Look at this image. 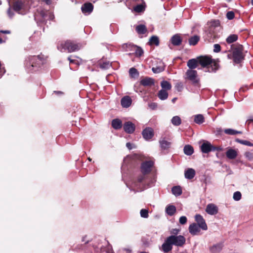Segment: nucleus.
I'll return each mask as SVG.
<instances>
[{"instance_id": "obj_44", "label": "nucleus", "mask_w": 253, "mask_h": 253, "mask_svg": "<svg viewBox=\"0 0 253 253\" xmlns=\"http://www.w3.org/2000/svg\"><path fill=\"white\" fill-rule=\"evenodd\" d=\"M242 197V194L240 192L236 191L233 194V198L236 201H239Z\"/></svg>"}, {"instance_id": "obj_9", "label": "nucleus", "mask_w": 253, "mask_h": 253, "mask_svg": "<svg viewBox=\"0 0 253 253\" xmlns=\"http://www.w3.org/2000/svg\"><path fill=\"white\" fill-rule=\"evenodd\" d=\"M195 221L197 223V225L203 230H207L208 229V226L206 223L205 220L203 217L199 214H197L195 216Z\"/></svg>"}, {"instance_id": "obj_17", "label": "nucleus", "mask_w": 253, "mask_h": 253, "mask_svg": "<svg viewBox=\"0 0 253 253\" xmlns=\"http://www.w3.org/2000/svg\"><path fill=\"white\" fill-rule=\"evenodd\" d=\"M200 227L195 223L190 224L189 226V231L192 235H197L200 231Z\"/></svg>"}, {"instance_id": "obj_32", "label": "nucleus", "mask_w": 253, "mask_h": 253, "mask_svg": "<svg viewBox=\"0 0 253 253\" xmlns=\"http://www.w3.org/2000/svg\"><path fill=\"white\" fill-rule=\"evenodd\" d=\"M158 97L162 100H166L168 97V93L167 90L161 89L158 93Z\"/></svg>"}, {"instance_id": "obj_55", "label": "nucleus", "mask_w": 253, "mask_h": 253, "mask_svg": "<svg viewBox=\"0 0 253 253\" xmlns=\"http://www.w3.org/2000/svg\"><path fill=\"white\" fill-rule=\"evenodd\" d=\"M7 13L9 15V17H12L13 15H14V13L13 12H11V8L9 7L8 8V9L7 10Z\"/></svg>"}, {"instance_id": "obj_10", "label": "nucleus", "mask_w": 253, "mask_h": 253, "mask_svg": "<svg viewBox=\"0 0 253 253\" xmlns=\"http://www.w3.org/2000/svg\"><path fill=\"white\" fill-rule=\"evenodd\" d=\"M142 135L146 140H150L154 136L153 129L150 127H147L142 132Z\"/></svg>"}, {"instance_id": "obj_40", "label": "nucleus", "mask_w": 253, "mask_h": 253, "mask_svg": "<svg viewBox=\"0 0 253 253\" xmlns=\"http://www.w3.org/2000/svg\"><path fill=\"white\" fill-rule=\"evenodd\" d=\"M235 141L238 143H239L240 144H243L245 145H247L248 146H253V144L252 143H251V142L247 141V140H241L239 138H236L235 139Z\"/></svg>"}, {"instance_id": "obj_27", "label": "nucleus", "mask_w": 253, "mask_h": 253, "mask_svg": "<svg viewBox=\"0 0 253 253\" xmlns=\"http://www.w3.org/2000/svg\"><path fill=\"white\" fill-rule=\"evenodd\" d=\"M176 207L173 205H169L166 208V213L169 216H172L176 212Z\"/></svg>"}, {"instance_id": "obj_4", "label": "nucleus", "mask_w": 253, "mask_h": 253, "mask_svg": "<svg viewBox=\"0 0 253 253\" xmlns=\"http://www.w3.org/2000/svg\"><path fill=\"white\" fill-rule=\"evenodd\" d=\"M233 49V59L235 63H240L244 59V57L243 53V46L241 44L232 45Z\"/></svg>"}, {"instance_id": "obj_37", "label": "nucleus", "mask_w": 253, "mask_h": 253, "mask_svg": "<svg viewBox=\"0 0 253 253\" xmlns=\"http://www.w3.org/2000/svg\"><path fill=\"white\" fill-rule=\"evenodd\" d=\"M238 37L236 34H232L229 36L226 40V42L230 44L236 42L238 40Z\"/></svg>"}, {"instance_id": "obj_29", "label": "nucleus", "mask_w": 253, "mask_h": 253, "mask_svg": "<svg viewBox=\"0 0 253 253\" xmlns=\"http://www.w3.org/2000/svg\"><path fill=\"white\" fill-rule=\"evenodd\" d=\"M160 43L159 39L157 36H152L149 39L148 44L150 45H155L158 46Z\"/></svg>"}, {"instance_id": "obj_61", "label": "nucleus", "mask_w": 253, "mask_h": 253, "mask_svg": "<svg viewBox=\"0 0 253 253\" xmlns=\"http://www.w3.org/2000/svg\"><path fill=\"white\" fill-rule=\"evenodd\" d=\"M177 98L176 97H174V98H173L172 99V100H171L172 102L173 103H175V101L177 100Z\"/></svg>"}, {"instance_id": "obj_6", "label": "nucleus", "mask_w": 253, "mask_h": 253, "mask_svg": "<svg viewBox=\"0 0 253 253\" xmlns=\"http://www.w3.org/2000/svg\"><path fill=\"white\" fill-rule=\"evenodd\" d=\"M186 78L192 82L193 84H197L199 83V80L198 78L197 72L194 70L188 69L186 72Z\"/></svg>"}, {"instance_id": "obj_58", "label": "nucleus", "mask_w": 253, "mask_h": 253, "mask_svg": "<svg viewBox=\"0 0 253 253\" xmlns=\"http://www.w3.org/2000/svg\"><path fill=\"white\" fill-rule=\"evenodd\" d=\"M126 146L129 150L132 149L131 144L130 142L126 143Z\"/></svg>"}, {"instance_id": "obj_63", "label": "nucleus", "mask_w": 253, "mask_h": 253, "mask_svg": "<svg viewBox=\"0 0 253 253\" xmlns=\"http://www.w3.org/2000/svg\"><path fill=\"white\" fill-rule=\"evenodd\" d=\"M251 4L253 6V0H251Z\"/></svg>"}, {"instance_id": "obj_50", "label": "nucleus", "mask_w": 253, "mask_h": 253, "mask_svg": "<svg viewBox=\"0 0 253 253\" xmlns=\"http://www.w3.org/2000/svg\"><path fill=\"white\" fill-rule=\"evenodd\" d=\"M175 88L178 91H181L183 88L182 84L181 83H177L175 84Z\"/></svg>"}, {"instance_id": "obj_35", "label": "nucleus", "mask_w": 253, "mask_h": 253, "mask_svg": "<svg viewBox=\"0 0 253 253\" xmlns=\"http://www.w3.org/2000/svg\"><path fill=\"white\" fill-rule=\"evenodd\" d=\"M200 40V37L198 36L195 35L189 39V43L191 45H195Z\"/></svg>"}, {"instance_id": "obj_18", "label": "nucleus", "mask_w": 253, "mask_h": 253, "mask_svg": "<svg viewBox=\"0 0 253 253\" xmlns=\"http://www.w3.org/2000/svg\"><path fill=\"white\" fill-rule=\"evenodd\" d=\"M93 9V5L91 3L87 2L84 3L81 9L83 13H91Z\"/></svg>"}, {"instance_id": "obj_24", "label": "nucleus", "mask_w": 253, "mask_h": 253, "mask_svg": "<svg viewBox=\"0 0 253 253\" xmlns=\"http://www.w3.org/2000/svg\"><path fill=\"white\" fill-rule=\"evenodd\" d=\"M123 126L122 121L119 119H113L112 121V126L115 129H119Z\"/></svg>"}, {"instance_id": "obj_48", "label": "nucleus", "mask_w": 253, "mask_h": 253, "mask_svg": "<svg viewBox=\"0 0 253 253\" xmlns=\"http://www.w3.org/2000/svg\"><path fill=\"white\" fill-rule=\"evenodd\" d=\"M235 17V14L233 11H230L226 13V17L228 20H232Z\"/></svg>"}, {"instance_id": "obj_23", "label": "nucleus", "mask_w": 253, "mask_h": 253, "mask_svg": "<svg viewBox=\"0 0 253 253\" xmlns=\"http://www.w3.org/2000/svg\"><path fill=\"white\" fill-rule=\"evenodd\" d=\"M195 170L192 168H188L184 172L185 177L188 179H191L193 178L195 176Z\"/></svg>"}, {"instance_id": "obj_56", "label": "nucleus", "mask_w": 253, "mask_h": 253, "mask_svg": "<svg viewBox=\"0 0 253 253\" xmlns=\"http://www.w3.org/2000/svg\"><path fill=\"white\" fill-rule=\"evenodd\" d=\"M71 56L68 57V60L70 61V63H76V60H74V59H71Z\"/></svg>"}, {"instance_id": "obj_31", "label": "nucleus", "mask_w": 253, "mask_h": 253, "mask_svg": "<svg viewBox=\"0 0 253 253\" xmlns=\"http://www.w3.org/2000/svg\"><path fill=\"white\" fill-rule=\"evenodd\" d=\"M135 30L138 34H144L147 31L146 27L142 24L137 25Z\"/></svg>"}, {"instance_id": "obj_39", "label": "nucleus", "mask_w": 253, "mask_h": 253, "mask_svg": "<svg viewBox=\"0 0 253 253\" xmlns=\"http://www.w3.org/2000/svg\"><path fill=\"white\" fill-rule=\"evenodd\" d=\"M129 74L131 78H136L139 76V72L136 69L134 68H131L129 70Z\"/></svg>"}, {"instance_id": "obj_64", "label": "nucleus", "mask_w": 253, "mask_h": 253, "mask_svg": "<svg viewBox=\"0 0 253 253\" xmlns=\"http://www.w3.org/2000/svg\"><path fill=\"white\" fill-rule=\"evenodd\" d=\"M88 160L89 161H91V159L90 158H88Z\"/></svg>"}, {"instance_id": "obj_46", "label": "nucleus", "mask_w": 253, "mask_h": 253, "mask_svg": "<svg viewBox=\"0 0 253 253\" xmlns=\"http://www.w3.org/2000/svg\"><path fill=\"white\" fill-rule=\"evenodd\" d=\"M140 213L141 216L143 218H147L149 216L148 211L146 209L141 210Z\"/></svg>"}, {"instance_id": "obj_3", "label": "nucleus", "mask_w": 253, "mask_h": 253, "mask_svg": "<svg viewBox=\"0 0 253 253\" xmlns=\"http://www.w3.org/2000/svg\"><path fill=\"white\" fill-rule=\"evenodd\" d=\"M81 47V44L71 40L61 42L57 45V49L60 51L70 53L80 50Z\"/></svg>"}, {"instance_id": "obj_25", "label": "nucleus", "mask_w": 253, "mask_h": 253, "mask_svg": "<svg viewBox=\"0 0 253 253\" xmlns=\"http://www.w3.org/2000/svg\"><path fill=\"white\" fill-rule=\"evenodd\" d=\"M223 246L222 243L216 244L210 248V251L212 253H218L222 249Z\"/></svg>"}, {"instance_id": "obj_12", "label": "nucleus", "mask_w": 253, "mask_h": 253, "mask_svg": "<svg viewBox=\"0 0 253 253\" xmlns=\"http://www.w3.org/2000/svg\"><path fill=\"white\" fill-rule=\"evenodd\" d=\"M206 211L210 215H215L218 213V207L213 204H209L206 207Z\"/></svg>"}, {"instance_id": "obj_57", "label": "nucleus", "mask_w": 253, "mask_h": 253, "mask_svg": "<svg viewBox=\"0 0 253 253\" xmlns=\"http://www.w3.org/2000/svg\"><path fill=\"white\" fill-rule=\"evenodd\" d=\"M0 33L2 34H10V31L9 30H0Z\"/></svg>"}, {"instance_id": "obj_47", "label": "nucleus", "mask_w": 253, "mask_h": 253, "mask_svg": "<svg viewBox=\"0 0 253 253\" xmlns=\"http://www.w3.org/2000/svg\"><path fill=\"white\" fill-rule=\"evenodd\" d=\"M244 155L245 157L249 161H253V153L250 152H246L245 153Z\"/></svg>"}, {"instance_id": "obj_14", "label": "nucleus", "mask_w": 253, "mask_h": 253, "mask_svg": "<svg viewBox=\"0 0 253 253\" xmlns=\"http://www.w3.org/2000/svg\"><path fill=\"white\" fill-rule=\"evenodd\" d=\"M201 150L203 153H209L212 151V145L209 141L204 142L200 146Z\"/></svg>"}, {"instance_id": "obj_38", "label": "nucleus", "mask_w": 253, "mask_h": 253, "mask_svg": "<svg viewBox=\"0 0 253 253\" xmlns=\"http://www.w3.org/2000/svg\"><path fill=\"white\" fill-rule=\"evenodd\" d=\"M194 122L197 124H201L204 122V117L201 114L196 115L194 116Z\"/></svg>"}, {"instance_id": "obj_21", "label": "nucleus", "mask_w": 253, "mask_h": 253, "mask_svg": "<svg viewBox=\"0 0 253 253\" xmlns=\"http://www.w3.org/2000/svg\"><path fill=\"white\" fill-rule=\"evenodd\" d=\"M199 64V63L198 57L196 59L193 58L189 60L187 63V66L190 70H193L194 69L196 68Z\"/></svg>"}, {"instance_id": "obj_43", "label": "nucleus", "mask_w": 253, "mask_h": 253, "mask_svg": "<svg viewBox=\"0 0 253 253\" xmlns=\"http://www.w3.org/2000/svg\"><path fill=\"white\" fill-rule=\"evenodd\" d=\"M165 68L163 66H157L153 67L152 70L154 73H159L164 71Z\"/></svg>"}, {"instance_id": "obj_49", "label": "nucleus", "mask_w": 253, "mask_h": 253, "mask_svg": "<svg viewBox=\"0 0 253 253\" xmlns=\"http://www.w3.org/2000/svg\"><path fill=\"white\" fill-rule=\"evenodd\" d=\"M179 221L181 224L184 225L186 224L187 221V217L185 216H182L179 218Z\"/></svg>"}, {"instance_id": "obj_8", "label": "nucleus", "mask_w": 253, "mask_h": 253, "mask_svg": "<svg viewBox=\"0 0 253 253\" xmlns=\"http://www.w3.org/2000/svg\"><path fill=\"white\" fill-rule=\"evenodd\" d=\"M199 63L203 68H208L210 65L212 63L211 57L207 56H202L198 57Z\"/></svg>"}, {"instance_id": "obj_1", "label": "nucleus", "mask_w": 253, "mask_h": 253, "mask_svg": "<svg viewBox=\"0 0 253 253\" xmlns=\"http://www.w3.org/2000/svg\"><path fill=\"white\" fill-rule=\"evenodd\" d=\"M154 162L152 161H146L141 163L140 170L142 174L137 177V181L139 183H143L146 185L147 187H151L154 183L155 180L154 178H151L148 182L146 181L148 176L146 175L151 171V169L154 166Z\"/></svg>"}, {"instance_id": "obj_11", "label": "nucleus", "mask_w": 253, "mask_h": 253, "mask_svg": "<svg viewBox=\"0 0 253 253\" xmlns=\"http://www.w3.org/2000/svg\"><path fill=\"white\" fill-rule=\"evenodd\" d=\"M123 128L124 131L128 134H132L135 129V126L131 122H126L124 124Z\"/></svg>"}, {"instance_id": "obj_13", "label": "nucleus", "mask_w": 253, "mask_h": 253, "mask_svg": "<svg viewBox=\"0 0 253 253\" xmlns=\"http://www.w3.org/2000/svg\"><path fill=\"white\" fill-rule=\"evenodd\" d=\"M169 241V238H167L164 243L162 245L161 250L164 253H168L171 251L172 249V245Z\"/></svg>"}, {"instance_id": "obj_5", "label": "nucleus", "mask_w": 253, "mask_h": 253, "mask_svg": "<svg viewBox=\"0 0 253 253\" xmlns=\"http://www.w3.org/2000/svg\"><path fill=\"white\" fill-rule=\"evenodd\" d=\"M172 245L177 247H182L185 243V238L183 236L171 235L168 237Z\"/></svg>"}, {"instance_id": "obj_45", "label": "nucleus", "mask_w": 253, "mask_h": 253, "mask_svg": "<svg viewBox=\"0 0 253 253\" xmlns=\"http://www.w3.org/2000/svg\"><path fill=\"white\" fill-rule=\"evenodd\" d=\"M133 9L136 12H141L144 10V7L142 4H138L135 6Z\"/></svg>"}, {"instance_id": "obj_15", "label": "nucleus", "mask_w": 253, "mask_h": 253, "mask_svg": "<svg viewBox=\"0 0 253 253\" xmlns=\"http://www.w3.org/2000/svg\"><path fill=\"white\" fill-rule=\"evenodd\" d=\"M132 103V99L129 96H125L123 97L121 100V104L123 107L128 108Z\"/></svg>"}, {"instance_id": "obj_33", "label": "nucleus", "mask_w": 253, "mask_h": 253, "mask_svg": "<svg viewBox=\"0 0 253 253\" xmlns=\"http://www.w3.org/2000/svg\"><path fill=\"white\" fill-rule=\"evenodd\" d=\"M161 86L162 88V89L165 90H170L171 88V84L168 81L163 80L161 83Z\"/></svg>"}, {"instance_id": "obj_19", "label": "nucleus", "mask_w": 253, "mask_h": 253, "mask_svg": "<svg viewBox=\"0 0 253 253\" xmlns=\"http://www.w3.org/2000/svg\"><path fill=\"white\" fill-rule=\"evenodd\" d=\"M219 68V65L218 63V60L212 59V63L210 65L208 68V72H215L218 70Z\"/></svg>"}, {"instance_id": "obj_53", "label": "nucleus", "mask_w": 253, "mask_h": 253, "mask_svg": "<svg viewBox=\"0 0 253 253\" xmlns=\"http://www.w3.org/2000/svg\"><path fill=\"white\" fill-rule=\"evenodd\" d=\"M180 231V230L178 229H176V228H174V229H172L171 231H170V233L171 234H172V235H175V236H176L178 233Z\"/></svg>"}, {"instance_id": "obj_7", "label": "nucleus", "mask_w": 253, "mask_h": 253, "mask_svg": "<svg viewBox=\"0 0 253 253\" xmlns=\"http://www.w3.org/2000/svg\"><path fill=\"white\" fill-rule=\"evenodd\" d=\"M25 4L21 0H18L13 3V10L19 14H25L26 12L25 11Z\"/></svg>"}, {"instance_id": "obj_16", "label": "nucleus", "mask_w": 253, "mask_h": 253, "mask_svg": "<svg viewBox=\"0 0 253 253\" xmlns=\"http://www.w3.org/2000/svg\"><path fill=\"white\" fill-rule=\"evenodd\" d=\"M140 84L144 86H150L154 84V80L150 77H145L140 81Z\"/></svg>"}, {"instance_id": "obj_30", "label": "nucleus", "mask_w": 253, "mask_h": 253, "mask_svg": "<svg viewBox=\"0 0 253 253\" xmlns=\"http://www.w3.org/2000/svg\"><path fill=\"white\" fill-rule=\"evenodd\" d=\"M172 193L175 196H179L182 193L181 187L180 186H174L171 188Z\"/></svg>"}, {"instance_id": "obj_51", "label": "nucleus", "mask_w": 253, "mask_h": 253, "mask_svg": "<svg viewBox=\"0 0 253 253\" xmlns=\"http://www.w3.org/2000/svg\"><path fill=\"white\" fill-rule=\"evenodd\" d=\"M213 47V51L214 52L217 53L221 50V46L219 44H214Z\"/></svg>"}, {"instance_id": "obj_36", "label": "nucleus", "mask_w": 253, "mask_h": 253, "mask_svg": "<svg viewBox=\"0 0 253 253\" xmlns=\"http://www.w3.org/2000/svg\"><path fill=\"white\" fill-rule=\"evenodd\" d=\"M171 123L175 126H178L181 124V120L179 116H175L171 119Z\"/></svg>"}, {"instance_id": "obj_20", "label": "nucleus", "mask_w": 253, "mask_h": 253, "mask_svg": "<svg viewBox=\"0 0 253 253\" xmlns=\"http://www.w3.org/2000/svg\"><path fill=\"white\" fill-rule=\"evenodd\" d=\"M182 40L178 34L173 35L170 39L171 43L174 46H178L181 44Z\"/></svg>"}, {"instance_id": "obj_41", "label": "nucleus", "mask_w": 253, "mask_h": 253, "mask_svg": "<svg viewBox=\"0 0 253 253\" xmlns=\"http://www.w3.org/2000/svg\"><path fill=\"white\" fill-rule=\"evenodd\" d=\"M112 65L109 61L100 63L99 67L102 69H108L111 67Z\"/></svg>"}, {"instance_id": "obj_54", "label": "nucleus", "mask_w": 253, "mask_h": 253, "mask_svg": "<svg viewBox=\"0 0 253 253\" xmlns=\"http://www.w3.org/2000/svg\"><path fill=\"white\" fill-rule=\"evenodd\" d=\"M149 106L153 110L155 109L157 107V104L156 103H151L149 104Z\"/></svg>"}, {"instance_id": "obj_62", "label": "nucleus", "mask_w": 253, "mask_h": 253, "mask_svg": "<svg viewBox=\"0 0 253 253\" xmlns=\"http://www.w3.org/2000/svg\"><path fill=\"white\" fill-rule=\"evenodd\" d=\"M5 42V41L3 40L1 38H0V43H2Z\"/></svg>"}, {"instance_id": "obj_34", "label": "nucleus", "mask_w": 253, "mask_h": 253, "mask_svg": "<svg viewBox=\"0 0 253 253\" xmlns=\"http://www.w3.org/2000/svg\"><path fill=\"white\" fill-rule=\"evenodd\" d=\"M224 132L225 134L231 135H234L237 134H242V132L241 131H238L232 128H227L225 129L224 130Z\"/></svg>"}, {"instance_id": "obj_60", "label": "nucleus", "mask_w": 253, "mask_h": 253, "mask_svg": "<svg viewBox=\"0 0 253 253\" xmlns=\"http://www.w3.org/2000/svg\"><path fill=\"white\" fill-rule=\"evenodd\" d=\"M247 122H248V123H253V118H251V119H249V120L247 121Z\"/></svg>"}, {"instance_id": "obj_52", "label": "nucleus", "mask_w": 253, "mask_h": 253, "mask_svg": "<svg viewBox=\"0 0 253 253\" xmlns=\"http://www.w3.org/2000/svg\"><path fill=\"white\" fill-rule=\"evenodd\" d=\"M212 151H222L223 150V147L221 146H214L212 145Z\"/></svg>"}, {"instance_id": "obj_42", "label": "nucleus", "mask_w": 253, "mask_h": 253, "mask_svg": "<svg viewBox=\"0 0 253 253\" xmlns=\"http://www.w3.org/2000/svg\"><path fill=\"white\" fill-rule=\"evenodd\" d=\"M135 47L136 48L135 50V54L136 56H137V57L141 56L144 53L143 50L142 49V48H141L140 47H139L137 46H135Z\"/></svg>"}, {"instance_id": "obj_59", "label": "nucleus", "mask_w": 253, "mask_h": 253, "mask_svg": "<svg viewBox=\"0 0 253 253\" xmlns=\"http://www.w3.org/2000/svg\"><path fill=\"white\" fill-rule=\"evenodd\" d=\"M42 1L45 2L47 4L49 5L51 3V0H42Z\"/></svg>"}, {"instance_id": "obj_26", "label": "nucleus", "mask_w": 253, "mask_h": 253, "mask_svg": "<svg viewBox=\"0 0 253 253\" xmlns=\"http://www.w3.org/2000/svg\"><path fill=\"white\" fill-rule=\"evenodd\" d=\"M161 148L162 150H168L170 146L171 143L165 139L159 141Z\"/></svg>"}, {"instance_id": "obj_22", "label": "nucleus", "mask_w": 253, "mask_h": 253, "mask_svg": "<svg viewBox=\"0 0 253 253\" xmlns=\"http://www.w3.org/2000/svg\"><path fill=\"white\" fill-rule=\"evenodd\" d=\"M237 155V151L232 148H229L226 152V156L227 158L230 160L235 159Z\"/></svg>"}, {"instance_id": "obj_2", "label": "nucleus", "mask_w": 253, "mask_h": 253, "mask_svg": "<svg viewBox=\"0 0 253 253\" xmlns=\"http://www.w3.org/2000/svg\"><path fill=\"white\" fill-rule=\"evenodd\" d=\"M45 62V59L42 54L38 56H30L25 60V67L30 72L38 71Z\"/></svg>"}, {"instance_id": "obj_28", "label": "nucleus", "mask_w": 253, "mask_h": 253, "mask_svg": "<svg viewBox=\"0 0 253 253\" xmlns=\"http://www.w3.org/2000/svg\"><path fill=\"white\" fill-rule=\"evenodd\" d=\"M184 154L187 156H191L194 153V148L190 145H186L183 148Z\"/></svg>"}]
</instances>
